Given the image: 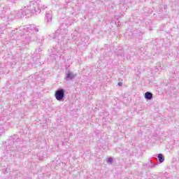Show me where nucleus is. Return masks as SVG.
<instances>
[{"label": "nucleus", "mask_w": 179, "mask_h": 179, "mask_svg": "<svg viewBox=\"0 0 179 179\" xmlns=\"http://www.w3.org/2000/svg\"><path fill=\"white\" fill-rule=\"evenodd\" d=\"M145 99H147L148 100H152L153 99V94L150 92H145Z\"/></svg>", "instance_id": "7ed1b4c3"}, {"label": "nucleus", "mask_w": 179, "mask_h": 179, "mask_svg": "<svg viewBox=\"0 0 179 179\" xmlns=\"http://www.w3.org/2000/svg\"><path fill=\"white\" fill-rule=\"evenodd\" d=\"M107 162L109 164H113V158L111 157H109L107 159Z\"/></svg>", "instance_id": "39448f33"}, {"label": "nucleus", "mask_w": 179, "mask_h": 179, "mask_svg": "<svg viewBox=\"0 0 179 179\" xmlns=\"http://www.w3.org/2000/svg\"><path fill=\"white\" fill-rule=\"evenodd\" d=\"M158 159L159 163H163V162H164V156H163V154L158 155Z\"/></svg>", "instance_id": "20e7f679"}, {"label": "nucleus", "mask_w": 179, "mask_h": 179, "mask_svg": "<svg viewBox=\"0 0 179 179\" xmlns=\"http://www.w3.org/2000/svg\"><path fill=\"white\" fill-rule=\"evenodd\" d=\"M118 86H122V83H118Z\"/></svg>", "instance_id": "423d86ee"}, {"label": "nucleus", "mask_w": 179, "mask_h": 179, "mask_svg": "<svg viewBox=\"0 0 179 179\" xmlns=\"http://www.w3.org/2000/svg\"><path fill=\"white\" fill-rule=\"evenodd\" d=\"M50 20H51V19L50 18L49 20H48V22H50Z\"/></svg>", "instance_id": "0eeeda50"}, {"label": "nucleus", "mask_w": 179, "mask_h": 179, "mask_svg": "<svg viewBox=\"0 0 179 179\" xmlns=\"http://www.w3.org/2000/svg\"><path fill=\"white\" fill-rule=\"evenodd\" d=\"M55 97L57 101H61L65 97V90L60 89L55 92Z\"/></svg>", "instance_id": "f257e3e1"}, {"label": "nucleus", "mask_w": 179, "mask_h": 179, "mask_svg": "<svg viewBox=\"0 0 179 179\" xmlns=\"http://www.w3.org/2000/svg\"><path fill=\"white\" fill-rule=\"evenodd\" d=\"M76 76H77L76 73L69 71L66 73L65 79L66 82H69V80H72V79H75Z\"/></svg>", "instance_id": "f03ea898"}]
</instances>
